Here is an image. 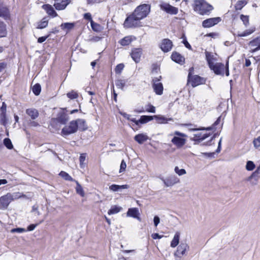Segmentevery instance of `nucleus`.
<instances>
[{"label":"nucleus","mask_w":260,"mask_h":260,"mask_svg":"<svg viewBox=\"0 0 260 260\" xmlns=\"http://www.w3.org/2000/svg\"><path fill=\"white\" fill-rule=\"evenodd\" d=\"M195 12L201 15H209L213 10V7L205 0H195L193 6Z\"/></svg>","instance_id":"obj_1"},{"label":"nucleus","mask_w":260,"mask_h":260,"mask_svg":"<svg viewBox=\"0 0 260 260\" xmlns=\"http://www.w3.org/2000/svg\"><path fill=\"white\" fill-rule=\"evenodd\" d=\"M150 11V6L143 4L137 7L133 14L140 20L146 17Z\"/></svg>","instance_id":"obj_2"},{"label":"nucleus","mask_w":260,"mask_h":260,"mask_svg":"<svg viewBox=\"0 0 260 260\" xmlns=\"http://www.w3.org/2000/svg\"><path fill=\"white\" fill-rule=\"evenodd\" d=\"M174 137L172 138L171 142L178 148H181L186 143V139L183 138L186 135L179 131H175L174 133Z\"/></svg>","instance_id":"obj_3"},{"label":"nucleus","mask_w":260,"mask_h":260,"mask_svg":"<svg viewBox=\"0 0 260 260\" xmlns=\"http://www.w3.org/2000/svg\"><path fill=\"white\" fill-rule=\"evenodd\" d=\"M124 27L128 28H136L141 26V22L138 18H136V16L134 15V14H132L126 17L124 23Z\"/></svg>","instance_id":"obj_4"},{"label":"nucleus","mask_w":260,"mask_h":260,"mask_svg":"<svg viewBox=\"0 0 260 260\" xmlns=\"http://www.w3.org/2000/svg\"><path fill=\"white\" fill-rule=\"evenodd\" d=\"M76 120L71 121L68 125H66L61 129V135L67 136L76 133L78 131V126Z\"/></svg>","instance_id":"obj_5"},{"label":"nucleus","mask_w":260,"mask_h":260,"mask_svg":"<svg viewBox=\"0 0 260 260\" xmlns=\"http://www.w3.org/2000/svg\"><path fill=\"white\" fill-rule=\"evenodd\" d=\"M206 79L199 75H193L187 79L188 83H189L193 87H195L201 84H205Z\"/></svg>","instance_id":"obj_6"},{"label":"nucleus","mask_w":260,"mask_h":260,"mask_svg":"<svg viewBox=\"0 0 260 260\" xmlns=\"http://www.w3.org/2000/svg\"><path fill=\"white\" fill-rule=\"evenodd\" d=\"M161 78V77L159 76V78H154L152 79V87L154 92L157 95H161L163 93L164 87L162 84L159 82Z\"/></svg>","instance_id":"obj_7"},{"label":"nucleus","mask_w":260,"mask_h":260,"mask_svg":"<svg viewBox=\"0 0 260 260\" xmlns=\"http://www.w3.org/2000/svg\"><path fill=\"white\" fill-rule=\"evenodd\" d=\"M166 186L171 187L180 182V179L175 175L170 176L166 179H161Z\"/></svg>","instance_id":"obj_8"},{"label":"nucleus","mask_w":260,"mask_h":260,"mask_svg":"<svg viewBox=\"0 0 260 260\" xmlns=\"http://www.w3.org/2000/svg\"><path fill=\"white\" fill-rule=\"evenodd\" d=\"M210 69L216 75H223L224 66L222 63H213L209 65Z\"/></svg>","instance_id":"obj_9"},{"label":"nucleus","mask_w":260,"mask_h":260,"mask_svg":"<svg viewBox=\"0 0 260 260\" xmlns=\"http://www.w3.org/2000/svg\"><path fill=\"white\" fill-rule=\"evenodd\" d=\"M160 9L167 13L175 15L178 13V9L177 8L173 7L168 3H162L160 5Z\"/></svg>","instance_id":"obj_10"},{"label":"nucleus","mask_w":260,"mask_h":260,"mask_svg":"<svg viewBox=\"0 0 260 260\" xmlns=\"http://www.w3.org/2000/svg\"><path fill=\"white\" fill-rule=\"evenodd\" d=\"M221 20V18L219 17L207 19L203 21L202 26L205 28L210 27L217 24Z\"/></svg>","instance_id":"obj_11"},{"label":"nucleus","mask_w":260,"mask_h":260,"mask_svg":"<svg viewBox=\"0 0 260 260\" xmlns=\"http://www.w3.org/2000/svg\"><path fill=\"white\" fill-rule=\"evenodd\" d=\"M12 202L8 193L0 197V209L6 210Z\"/></svg>","instance_id":"obj_12"},{"label":"nucleus","mask_w":260,"mask_h":260,"mask_svg":"<svg viewBox=\"0 0 260 260\" xmlns=\"http://www.w3.org/2000/svg\"><path fill=\"white\" fill-rule=\"evenodd\" d=\"M259 169H257L248 178L245 179V181H249L252 186L256 185L257 184L258 180L260 177Z\"/></svg>","instance_id":"obj_13"},{"label":"nucleus","mask_w":260,"mask_h":260,"mask_svg":"<svg viewBox=\"0 0 260 260\" xmlns=\"http://www.w3.org/2000/svg\"><path fill=\"white\" fill-rule=\"evenodd\" d=\"M189 249V246L186 243H181L177 247L175 255L179 257H182L185 254L186 251Z\"/></svg>","instance_id":"obj_14"},{"label":"nucleus","mask_w":260,"mask_h":260,"mask_svg":"<svg viewBox=\"0 0 260 260\" xmlns=\"http://www.w3.org/2000/svg\"><path fill=\"white\" fill-rule=\"evenodd\" d=\"M173 46L172 42L168 39H164L162 40L160 47L164 52L170 51Z\"/></svg>","instance_id":"obj_15"},{"label":"nucleus","mask_w":260,"mask_h":260,"mask_svg":"<svg viewBox=\"0 0 260 260\" xmlns=\"http://www.w3.org/2000/svg\"><path fill=\"white\" fill-rule=\"evenodd\" d=\"M70 3V0H55L54 6L57 10L64 9Z\"/></svg>","instance_id":"obj_16"},{"label":"nucleus","mask_w":260,"mask_h":260,"mask_svg":"<svg viewBox=\"0 0 260 260\" xmlns=\"http://www.w3.org/2000/svg\"><path fill=\"white\" fill-rule=\"evenodd\" d=\"M142 54V50L140 48H134L132 50L131 55L133 59L136 62H140Z\"/></svg>","instance_id":"obj_17"},{"label":"nucleus","mask_w":260,"mask_h":260,"mask_svg":"<svg viewBox=\"0 0 260 260\" xmlns=\"http://www.w3.org/2000/svg\"><path fill=\"white\" fill-rule=\"evenodd\" d=\"M153 119V116L143 115L141 116L139 120H137L135 118H134L132 119V121L134 122L136 125H139V123L144 124L152 120Z\"/></svg>","instance_id":"obj_18"},{"label":"nucleus","mask_w":260,"mask_h":260,"mask_svg":"<svg viewBox=\"0 0 260 260\" xmlns=\"http://www.w3.org/2000/svg\"><path fill=\"white\" fill-rule=\"evenodd\" d=\"M171 58L174 61L180 64H183L185 62L184 57L177 52H173L172 53Z\"/></svg>","instance_id":"obj_19"},{"label":"nucleus","mask_w":260,"mask_h":260,"mask_svg":"<svg viewBox=\"0 0 260 260\" xmlns=\"http://www.w3.org/2000/svg\"><path fill=\"white\" fill-rule=\"evenodd\" d=\"M42 8L49 15L51 16V17H55L57 16V14L51 5L49 4H45L42 6Z\"/></svg>","instance_id":"obj_20"},{"label":"nucleus","mask_w":260,"mask_h":260,"mask_svg":"<svg viewBox=\"0 0 260 260\" xmlns=\"http://www.w3.org/2000/svg\"><path fill=\"white\" fill-rule=\"evenodd\" d=\"M210 133L207 134L199 133L197 134H193V136L191 139L194 141L200 142L203 140H205L206 138H208L210 136Z\"/></svg>","instance_id":"obj_21"},{"label":"nucleus","mask_w":260,"mask_h":260,"mask_svg":"<svg viewBox=\"0 0 260 260\" xmlns=\"http://www.w3.org/2000/svg\"><path fill=\"white\" fill-rule=\"evenodd\" d=\"M0 17L7 19L10 17L9 9L7 7L4 6L3 3L0 2Z\"/></svg>","instance_id":"obj_22"},{"label":"nucleus","mask_w":260,"mask_h":260,"mask_svg":"<svg viewBox=\"0 0 260 260\" xmlns=\"http://www.w3.org/2000/svg\"><path fill=\"white\" fill-rule=\"evenodd\" d=\"M69 119V116L64 112L59 113L56 117L57 121L62 124H65Z\"/></svg>","instance_id":"obj_23"},{"label":"nucleus","mask_w":260,"mask_h":260,"mask_svg":"<svg viewBox=\"0 0 260 260\" xmlns=\"http://www.w3.org/2000/svg\"><path fill=\"white\" fill-rule=\"evenodd\" d=\"M26 113L30 117L32 120L36 119L38 117L39 113L38 111L34 108H29L26 110Z\"/></svg>","instance_id":"obj_24"},{"label":"nucleus","mask_w":260,"mask_h":260,"mask_svg":"<svg viewBox=\"0 0 260 260\" xmlns=\"http://www.w3.org/2000/svg\"><path fill=\"white\" fill-rule=\"evenodd\" d=\"M76 123L78 126V129L80 131H84L87 129V125L86 121L83 119H77L76 120Z\"/></svg>","instance_id":"obj_25"},{"label":"nucleus","mask_w":260,"mask_h":260,"mask_svg":"<svg viewBox=\"0 0 260 260\" xmlns=\"http://www.w3.org/2000/svg\"><path fill=\"white\" fill-rule=\"evenodd\" d=\"M148 139V136L144 134H139L136 135L134 137V140L139 144H143L144 142L146 141Z\"/></svg>","instance_id":"obj_26"},{"label":"nucleus","mask_w":260,"mask_h":260,"mask_svg":"<svg viewBox=\"0 0 260 260\" xmlns=\"http://www.w3.org/2000/svg\"><path fill=\"white\" fill-rule=\"evenodd\" d=\"M249 44L252 47H256L252 50V52H256L260 50V37H257L255 39L250 42Z\"/></svg>","instance_id":"obj_27"},{"label":"nucleus","mask_w":260,"mask_h":260,"mask_svg":"<svg viewBox=\"0 0 260 260\" xmlns=\"http://www.w3.org/2000/svg\"><path fill=\"white\" fill-rule=\"evenodd\" d=\"M132 37L129 36L124 37L123 39L119 40L118 42L121 45L125 46L129 45L132 43Z\"/></svg>","instance_id":"obj_28"},{"label":"nucleus","mask_w":260,"mask_h":260,"mask_svg":"<svg viewBox=\"0 0 260 260\" xmlns=\"http://www.w3.org/2000/svg\"><path fill=\"white\" fill-rule=\"evenodd\" d=\"M128 188V185H119L116 184H112L109 187V189L113 191H118L122 189H127Z\"/></svg>","instance_id":"obj_29"},{"label":"nucleus","mask_w":260,"mask_h":260,"mask_svg":"<svg viewBox=\"0 0 260 260\" xmlns=\"http://www.w3.org/2000/svg\"><path fill=\"white\" fill-rule=\"evenodd\" d=\"M48 24V20L47 17H44L40 21L38 22L37 29H43L46 28Z\"/></svg>","instance_id":"obj_30"},{"label":"nucleus","mask_w":260,"mask_h":260,"mask_svg":"<svg viewBox=\"0 0 260 260\" xmlns=\"http://www.w3.org/2000/svg\"><path fill=\"white\" fill-rule=\"evenodd\" d=\"M139 210L137 208H129L127 212V216L133 218L136 217L137 215H139Z\"/></svg>","instance_id":"obj_31"},{"label":"nucleus","mask_w":260,"mask_h":260,"mask_svg":"<svg viewBox=\"0 0 260 260\" xmlns=\"http://www.w3.org/2000/svg\"><path fill=\"white\" fill-rule=\"evenodd\" d=\"M180 233L176 232L171 241V246L173 248L176 247L179 243Z\"/></svg>","instance_id":"obj_32"},{"label":"nucleus","mask_w":260,"mask_h":260,"mask_svg":"<svg viewBox=\"0 0 260 260\" xmlns=\"http://www.w3.org/2000/svg\"><path fill=\"white\" fill-rule=\"evenodd\" d=\"M206 59L208 62V66L214 63L213 61L216 60L215 57L211 52L206 51L205 52Z\"/></svg>","instance_id":"obj_33"},{"label":"nucleus","mask_w":260,"mask_h":260,"mask_svg":"<svg viewBox=\"0 0 260 260\" xmlns=\"http://www.w3.org/2000/svg\"><path fill=\"white\" fill-rule=\"evenodd\" d=\"M122 209V207L117 206H112L108 212L109 215L118 213Z\"/></svg>","instance_id":"obj_34"},{"label":"nucleus","mask_w":260,"mask_h":260,"mask_svg":"<svg viewBox=\"0 0 260 260\" xmlns=\"http://www.w3.org/2000/svg\"><path fill=\"white\" fill-rule=\"evenodd\" d=\"M75 182L77 184V186L76 187V191L77 193L80 194L81 197H84L85 196V192L82 186L77 181L75 180Z\"/></svg>","instance_id":"obj_35"},{"label":"nucleus","mask_w":260,"mask_h":260,"mask_svg":"<svg viewBox=\"0 0 260 260\" xmlns=\"http://www.w3.org/2000/svg\"><path fill=\"white\" fill-rule=\"evenodd\" d=\"M247 3V2L246 0L238 1L235 6V8L236 10H240Z\"/></svg>","instance_id":"obj_36"},{"label":"nucleus","mask_w":260,"mask_h":260,"mask_svg":"<svg viewBox=\"0 0 260 260\" xmlns=\"http://www.w3.org/2000/svg\"><path fill=\"white\" fill-rule=\"evenodd\" d=\"M59 176L67 181H74V180L68 173L64 171H61L59 174Z\"/></svg>","instance_id":"obj_37"},{"label":"nucleus","mask_w":260,"mask_h":260,"mask_svg":"<svg viewBox=\"0 0 260 260\" xmlns=\"http://www.w3.org/2000/svg\"><path fill=\"white\" fill-rule=\"evenodd\" d=\"M158 123H166L168 122V119L161 115L153 116Z\"/></svg>","instance_id":"obj_38"},{"label":"nucleus","mask_w":260,"mask_h":260,"mask_svg":"<svg viewBox=\"0 0 260 260\" xmlns=\"http://www.w3.org/2000/svg\"><path fill=\"white\" fill-rule=\"evenodd\" d=\"M126 83V81L125 80L118 79L115 81V85L117 88L123 90Z\"/></svg>","instance_id":"obj_39"},{"label":"nucleus","mask_w":260,"mask_h":260,"mask_svg":"<svg viewBox=\"0 0 260 260\" xmlns=\"http://www.w3.org/2000/svg\"><path fill=\"white\" fill-rule=\"evenodd\" d=\"M74 26H75V24L74 23L67 22V23H62L60 25V27L62 29H66L67 30H71L72 28H73Z\"/></svg>","instance_id":"obj_40"},{"label":"nucleus","mask_w":260,"mask_h":260,"mask_svg":"<svg viewBox=\"0 0 260 260\" xmlns=\"http://www.w3.org/2000/svg\"><path fill=\"white\" fill-rule=\"evenodd\" d=\"M254 31H255V28H251V29H247V30H245L243 32H241V33L238 32L237 36L238 37H246V36H247L251 34Z\"/></svg>","instance_id":"obj_41"},{"label":"nucleus","mask_w":260,"mask_h":260,"mask_svg":"<svg viewBox=\"0 0 260 260\" xmlns=\"http://www.w3.org/2000/svg\"><path fill=\"white\" fill-rule=\"evenodd\" d=\"M254 31H255V28H251V29H247V30H245L243 32H241V33L238 32L237 36L238 37H246V36H247L251 34Z\"/></svg>","instance_id":"obj_42"},{"label":"nucleus","mask_w":260,"mask_h":260,"mask_svg":"<svg viewBox=\"0 0 260 260\" xmlns=\"http://www.w3.org/2000/svg\"><path fill=\"white\" fill-rule=\"evenodd\" d=\"M254 31H255V28H251V29H247V30H245L243 32H241V33L238 32L237 36L238 37H246V36H247L251 34Z\"/></svg>","instance_id":"obj_43"},{"label":"nucleus","mask_w":260,"mask_h":260,"mask_svg":"<svg viewBox=\"0 0 260 260\" xmlns=\"http://www.w3.org/2000/svg\"><path fill=\"white\" fill-rule=\"evenodd\" d=\"M8 193L10 198H11L12 201H14V200L21 198L22 197L21 193L19 192H13L12 193L9 192Z\"/></svg>","instance_id":"obj_44"},{"label":"nucleus","mask_w":260,"mask_h":260,"mask_svg":"<svg viewBox=\"0 0 260 260\" xmlns=\"http://www.w3.org/2000/svg\"><path fill=\"white\" fill-rule=\"evenodd\" d=\"M32 92L36 95L40 94L41 91V85L39 83L36 84L32 87Z\"/></svg>","instance_id":"obj_45"},{"label":"nucleus","mask_w":260,"mask_h":260,"mask_svg":"<svg viewBox=\"0 0 260 260\" xmlns=\"http://www.w3.org/2000/svg\"><path fill=\"white\" fill-rule=\"evenodd\" d=\"M6 35V26L3 22L0 21V38L5 37Z\"/></svg>","instance_id":"obj_46"},{"label":"nucleus","mask_w":260,"mask_h":260,"mask_svg":"<svg viewBox=\"0 0 260 260\" xmlns=\"http://www.w3.org/2000/svg\"><path fill=\"white\" fill-rule=\"evenodd\" d=\"M4 144L9 149H11L13 147L11 141L9 138L4 139Z\"/></svg>","instance_id":"obj_47"},{"label":"nucleus","mask_w":260,"mask_h":260,"mask_svg":"<svg viewBox=\"0 0 260 260\" xmlns=\"http://www.w3.org/2000/svg\"><path fill=\"white\" fill-rule=\"evenodd\" d=\"M240 19L243 21L244 24L246 27L249 25V16L241 14L240 15Z\"/></svg>","instance_id":"obj_48"},{"label":"nucleus","mask_w":260,"mask_h":260,"mask_svg":"<svg viewBox=\"0 0 260 260\" xmlns=\"http://www.w3.org/2000/svg\"><path fill=\"white\" fill-rule=\"evenodd\" d=\"M254 168H255V165L253 161L249 160L247 162V164L246 165V169L248 171H252L254 169Z\"/></svg>","instance_id":"obj_49"},{"label":"nucleus","mask_w":260,"mask_h":260,"mask_svg":"<svg viewBox=\"0 0 260 260\" xmlns=\"http://www.w3.org/2000/svg\"><path fill=\"white\" fill-rule=\"evenodd\" d=\"M174 171L175 173L177 174L179 176L183 175L186 173V172L185 169H180L178 167H175Z\"/></svg>","instance_id":"obj_50"},{"label":"nucleus","mask_w":260,"mask_h":260,"mask_svg":"<svg viewBox=\"0 0 260 260\" xmlns=\"http://www.w3.org/2000/svg\"><path fill=\"white\" fill-rule=\"evenodd\" d=\"M124 64L123 63H120L116 66L115 69V72L116 74H120L124 68Z\"/></svg>","instance_id":"obj_51"},{"label":"nucleus","mask_w":260,"mask_h":260,"mask_svg":"<svg viewBox=\"0 0 260 260\" xmlns=\"http://www.w3.org/2000/svg\"><path fill=\"white\" fill-rule=\"evenodd\" d=\"M147 112L150 113H155V108L154 106L151 104H148L146 106V110Z\"/></svg>","instance_id":"obj_52"},{"label":"nucleus","mask_w":260,"mask_h":260,"mask_svg":"<svg viewBox=\"0 0 260 260\" xmlns=\"http://www.w3.org/2000/svg\"><path fill=\"white\" fill-rule=\"evenodd\" d=\"M214 126L213 125L211 126L207 127H201V128H190L189 131H197L200 130H207L210 131L214 128Z\"/></svg>","instance_id":"obj_53"},{"label":"nucleus","mask_w":260,"mask_h":260,"mask_svg":"<svg viewBox=\"0 0 260 260\" xmlns=\"http://www.w3.org/2000/svg\"><path fill=\"white\" fill-rule=\"evenodd\" d=\"M78 94L77 92L72 91L67 93V96L70 99H75L78 98Z\"/></svg>","instance_id":"obj_54"},{"label":"nucleus","mask_w":260,"mask_h":260,"mask_svg":"<svg viewBox=\"0 0 260 260\" xmlns=\"http://www.w3.org/2000/svg\"><path fill=\"white\" fill-rule=\"evenodd\" d=\"M253 144L255 148H258L260 147V136L258 137L257 138L254 139Z\"/></svg>","instance_id":"obj_55"},{"label":"nucleus","mask_w":260,"mask_h":260,"mask_svg":"<svg viewBox=\"0 0 260 260\" xmlns=\"http://www.w3.org/2000/svg\"><path fill=\"white\" fill-rule=\"evenodd\" d=\"M86 156V153H82L80 155L79 157V160H80V165L81 167H83V166L84 165V162L85 160Z\"/></svg>","instance_id":"obj_56"},{"label":"nucleus","mask_w":260,"mask_h":260,"mask_svg":"<svg viewBox=\"0 0 260 260\" xmlns=\"http://www.w3.org/2000/svg\"><path fill=\"white\" fill-rule=\"evenodd\" d=\"M126 168V162L124 161V160L123 159L121 161V164H120L119 172L121 173V172H124Z\"/></svg>","instance_id":"obj_57"},{"label":"nucleus","mask_w":260,"mask_h":260,"mask_svg":"<svg viewBox=\"0 0 260 260\" xmlns=\"http://www.w3.org/2000/svg\"><path fill=\"white\" fill-rule=\"evenodd\" d=\"M201 154L206 157L208 158H214L215 154V152H202Z\"/></svg>","instance_id":"obj_58"},{"label":"nucleus","mask_w":260,"mask_h":260,"mask_svg":"<svg viewBox=\"0 0 260 260\" xmlns=\"http://www.w3.org/2000/svg\"><path fill=\"white\" fill-rule=\"evenodd\" d=\"M7 105L5 103H3L2 106L1 107L2 110V116H4V118L6 117Z\"/></svg>","instance_id":"obj_59"},{"label":"nucleus","mask_w":260,"mask_h":260,"mask_svg":"<svg viewBox=\"0 0 260 260\" xmlns=\"http://www.w3.org/2000/svg\"><path fill=\"white\" fill-rule=\"evenodd\" d=\"M90 24H91V26L93 30H94L95 31L99 30V28L100 27V25H99L96 23H95L93 21H91Z\"/></svg>","instance_id":"obj_60"},{"label":"nucleus","mask_w":260,"mask_h":260,"mask_svg":"<svg viewBox=\"0 0 260 260\" xmlns=\"http://www.w3.org/2000/svg\"><path fill=\"white\" fill-rule=\"evenodd\" d=\"M25 231H26V230L25 229L20 228L13 229L11 231V233L17 232V233H22V232H24Z\"/></svg>","instance_id":"obj_61"},{"label":"nucleus","mask_w":260,"mask_h":260,"mask_svg":"<svg viewBox=\"0 0 260 260\" xmlns=\"http://www.w3.org/2000/svg\"><path fill=\"white\" fill-rule=\"evenodd\" d=\"M50 37V34L46 36L41 37L38 39V42L39 43H42L46 41V40Z\"/></svg>","instance_id":"obj_62"},{"label":"nucleus","mask_w":260,"mask_h":260,"mask_svg":"<svg viewBox=\"0 0 260 260\" xmlns=\"http://www.w3.org/2000/svg\"><path fill=\"white\" fill-rule=\"evenodd\" d=\"M28 125L31 127H37L39 126L38 122L33 120H30V121L28 122Z\"/></svg>","instance_id":"obj_63"},{"label":"nucleus","mask_w":260,"mask_h":260,"mask_svg":"<svg viewBox=\"0 0 260 260\" xmlns=\"http://www.w3.org/2000/svg\"><path fill=\"white\" fill-rule=\"evenodd\" d=\"M153 221H154V224L155 226L156 227L157 226V225L159 224V223L160 222L159 217L157 216H155L154 217Z\"/></svg>","instance_id":"obj_64"}]
</instances>
